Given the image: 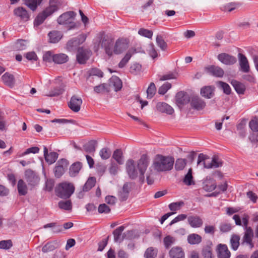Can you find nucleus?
I'll list each match as a JSON object with an SVG mask.
<instances>
[{"mask_svg":"<svg viewBox=\"0 0 258 258\" xmlns=\"http://www.w3.org/2000/svg\"><path fill=\"white\" fill-rule=\"evenodd\" d=\"M198 165L202 164L204 168L210 169L218 168L223 165L222 161L217 156H214L210 159L207 155L201 153L198 156Z\"/></svg>","mask_w":258,"mask_h":258,"instance_id":"nucleus-5","label":"nucleus"},{"mask_svg":"<svg viewBox=\"0 0 258 258\" xmlns=\"http://www.w3.org/2000/svg\"><path fill=\"white\" fill-rule=\"evenodd\" d=\"M244 234L242 238L243 242H246L249 244L251 247H252V239L253 237V230L249 227L244 228Z\"/></svg>","mask_w":258,"mask_h":258,"instance_id":"nucleus-23","label":"nucleus"},{"mask_svg":"<svg viewBox=\"0 0 258 258\" xmlns=\"http://www.w3.org/2000/svg\"><path fill=\"white\" fill-rule=\"evenodd\" d=\"M183 181L187 185H190L195 184L192 175V169L191 168L188 170V171L185 175Z\"/></svg>","mask_w":258,"mask_h":258,"instance_id":"nucleus-49","label":"nucleus"},{"mask_svg":"<svg viewBox=\"0 0 258 258\" xmlns=\"http://www.w3.org/2000/svg\"><path fill=\"white\" fill-rule=\"evenodd\" d=\"M44 156L45 161L49 164H51L54 163L58 158V154L54 152L48 153V150L46 147L43 148Z\"/></svg>","mask_w":258,"mask_h":258,"instance_id":"nucleus-21","label":"nucleus"},{"mask_svg":"<svg viewBox=\"0 0 258 258\" xmlns=\"http://www.w3.org/2000/svg\"><path fill=\"white\" fill-rule=\"evenodd\" d=\"M13 245L11 240H2L0 241V249H10Z\"/></svg>","mask_w":258,"mask_h":258,"instance_id":"nucleus-60","label":"nucleus"},{"mask_svg":"<svg viewBox=\"0 0 258 258\" xmlns=\"http://www.w3.org/2000/svg\"><path fill=\"white\" fill-rule=\"evenodd\" d=\"M112 158L118 165H122L124 162L123 153L120 149L115 150L113 153Z\"/></svg>","mask_w":258,"mask_h":258,"instance_id":"nucleus-33","label":"nucleus"},{"mask_svg":"<svg viewBox=\"0 0 258 258\" xmlns=\"http://www.w3.org/2000/svg\"><path fill=\"white\" fill-rule=\"evenodd\" d=\"M249 216L246 213H244L240 217L239 215H234L233 216V219L235 221V224L238 226L242 225V222L244 228L249 227L248 226Z\"/></svg>","mask_w":258,"mask_h":258,"instance_id":"nucleus-17","label":"nucleus"},{"mask_svg":"<svg viewBox=\"0 0 258 258\" xmlns=\"http://www.w3.org/2000/svg\"><path fill=\"white\" fill-rule=\"evenodd\" d=\"M91 54L90 50L80 47L78 49L77 54V59L78 62L80 64H84L87 60L89 59Z\"/></svg>","mask_w":258,"mask_h":258,"instance_id":"nucleus-12","label":"nucleus"},{"mask_svg":"<svg viewBox=\"0 0 258 258\" xmlns=\"http://www.w3.org/2000/svg\"><path fill=\"white\" fill-rule=\"evenodd\" d=\"M64 90L60 88H54L51 90L48 94H46L47 96L52 97L59 95L62 94Z\"/></svg>","mask_w":258,"mask_h":258,"instance_id":"nucleus-63","label":"nucleus"},{"mask_svg":"<svg viewBox=\"0 0 258 258\" xmlns=\"http://www.w3.org/2000/svg\"><path fill=\"white\" fill-rule=\"evenodd\" d=\"M190 104L195 109L201 110L205 108L206 104L205 101L199 97L195 96L191 98Z\"/></svg>","mask_w":258,"mask_h":258,"instance_id":"nucleus-18","label":"nucleus"},{"mask_svg":"<svg viewBox=\"0 0 258 258\" xmlns=\"http://www.w3.org/2000/svg\"><path fill=\"white\" fill-rule=\"evenodd\" d=\"M108 85L109 86V89L110 87H113L114 91L116 92L120 90L122 86L121 80L115 76H112L109 79Z\"/></svg>","mask_w":258,"mask_h":258,"instance_id":"nucleus-22","label":"nucleus"},{"mask_svg":"<svg viewBox=\"0 0 258 258\" xmlns=\"http://www.w3.org/2000/svg\"><path fill=\"white\" fill-rule=\"evenodd\" d=\"M74 190L75 187L73 184L67 182L58 184L55 189L56 195L62 199L69 198Z\"/></svg>","mask_w":258,"mask_h":258,"instance_id":"nucleus-6","label":"nucleus"},{"mask_svg":"<svg viewBox=\"0 0 258 258\" xmlns=\"http://www.w3.org/2000/svg\"><path fill=\"white\" fill-rule=\"evenodd\" d=\"M138 34L141 36L148 38H151L153 35V32L152 31L144 28H141L138 31Z\"/></svg>","mask_w":258,"mask_h":258,"instance_id":"nucleus-61","label":"nucleus"},{"mask_svg":"<svg viewBox=\"0 0 258 258\" xmlns=\"http://www.w3.org/2000/svg\"><path fill=\"white\" fill-rule=\"evenodd\" d=\"M119 167L117 163H115L112 159L110 160V164L108 167V171L112 176L117 175L119 170Z\"/></svg>","mask_w":258,"mask_h":258,"instance_id":"nucleus-39","label":"nucleus"},{"mask_svg":"<svg viewBox=\"0 0 258 258\" xmlns=\"http://www.w3.org/2000/svg\"><path fill=\"white\" fill-rule=\"evenodd\" d=\"M187 240L190 244H198L201 242L202 238L198 234L192 233L188 235Z\"/></svg>","mask_w":258,"mask_h":258,"instance_id":"nucleus-35","label":"nucleus"},{"mask_svg":"<svg viewBox=\"0 0 258 258\" xmlns=\"http://www.w3.org/2000/svg\"><path fill=\"white\" fill-rule=\"evenodd\" d=\"M187 222L189 225L194 228H200L203 224L202 219L197 215L189 216L187 218Z\"/></svg>","mask_w":258,"mask_h":258,"instance_id":"nucleus-20","label":"nucleus"},{"mask_svg":"<svg viewBox=\"0 0 258 258\" xmlns=\"http://www.w3.org/2000/svg\"><path fill=\"white\" fill-rule=\"evenodd\" d=\"M239 64L241 71L247 73L249 71V66L246 57L242 54L239 53Z\"/></svg>","mask_w":258,"mask_h":258,"instance_id":"nucleus-26","label":"nucleus"},{"mask_svg":"<svg viewBox=\"0 0 258 258\" xmlns=\"http://www.w3.org/2000/svg\"><path fill=\"white\" fill-rule=\"evenodd\" d=\"M157 251L152 247H150L146 250L144 256L146 258H155L157 256Z\"/></svg>","mask_w":258,"mask_h":258,"instance_id":"nucleus-51","label":"nucleus"},{"mask_svg":"<svg viewBox=\"0 0 258 258\" xmlns=\"http://www.w3.org/2000/svg\"><path fill=\"white\" fill-rule=\"evenodd\" d=\"M17 187L19 195L25 196L27 194L28 190L27 186L22 179H20L18 181Z\"/></svg>","mask_w":258,"mask_h":258,"instance_id":"nucleus-40","label":"nucleus"},{"mask_svg":"<svg viewBox=\"0 0 258 258\" xmlns=\"http://www.w3.org/2000/svg\"><path fill=\"white\" fill-rule=\"evenodd\" d=\"M124 229V227L123 226H121L113 231V234L114 235V239L115 242H121L123 240L124 236L122 235V232Z\"/></svg>","mask_w":258,"mask_h":258,"instance_id":"nucleus-34","label":"nucleus"},{"mask_svg":"<svg viewBox=\"0 0 258 258\" xmlns=\"http://www.w3.org/2000/svg\"><path fill=\"white\" fill-rule=\"evenodd\" d=\"M82 102V99L80 97L74 95L71 98L68 106L73 111L78 112L80 110Z\"/></svg>","mask_w":258,"mask_h":258,"instance_id":"nucleus-11","label":"nucleus"},{"mask_svg":"<svg viewBox=\"0 0 258 258\" xmlns=\"http://www.w3.org/2000/svg\"><path fill=\"white\" fill-rule=\"evenodd\" d=\"M141 68L142 66L139 63H134L130 67V72L134 75H137L141 72Z\"/></svg>","mask_w":258,"mask_h":258,"instance_id":"nucleus-57","label":"nucleus"},{"mask_svg":"<svg viewBox=\"0 0 258 258\" xmlns=\"http://www.w3.org/2000/svg\"><path fill=\"white\" fill-rule=\"evenodd\" d=\"M28 44V43L27 40L23 39L18 40L15 44V49L18 51L25 50L27 48Z\"/></svg>","mask_w":258,"mask_h":258,"instance_id":"nucleus-42","label":"nucleus"},{"mask_svg":"<svg viewBox=\"0 0 258 258\" xmlns=\"http://www.w3.org/2000/svg\"><path fill=\"white\" fill-rule=\"evenodd\" d=\"M94 91L97 93H103L110 91L108 84L103 83L94 87Z\"/></svg>","mask_w":258,"mask_h":258,"instance_id":"nucleus-45","label":"nucleus"},{"mask_svg":"<svg viewBox=\"0 0 258 258\" xmlns=\"http://www.w3.org/2000/svg\"><path fill=\"white\" fill-rule=\"evenodd\" d=\"M60 5V0H49V7L38 15L35 20L34 25L38 26L41 24L47 17L58 10Z\"/></svg>","mask_w":258,"mask_h":258,"instance_id":"nucleus-4","label":"nucleus"},{"mask_svg":"<svg viewBox=\"0 0 258 258\" xmlns=\"http://www.w3.org/2000/svg\"><path fill=\"white\" fill-rule=\"evenodd\" d=\"M97 141L94 140H90L84 146L85 152L88 153H94L97 146Z\"/></svg>","mask_w":258,"mask_h":258,"instance_id":"nucleus-32","label":"nucleus"},{"mask_svg":"<svg viewBox=\"0 0 258 258\" xmlns=\"http://www.w3.org/2000/svg\"><path fill=\"white\" fill-rule=\"evenodd\" d=\"M217 84L219 87L223 90L224 93L227 95L231 93V88L228 84L222 81H219Z\"/></svg>","mask_w":258,"mask_h":258,"instance_id":"nucleus-52","label":"nucleus"},{"mask_svg":"<svg viewBox=\"0 0 258 258\" xmlns=\"http://www.w3.org/2000/svg\"><path fill=\"white\" fill-rule=\"evenodd\" d=\"M82 168L81 163L79 162L74 163L70 168V174L71 176H75Z\"/></svg>","mask_w":258,"mask_h":258,"instance_id":"nucleus-41","label":"nucleus"},{"mask_svg":"<svg viewBox=\"0 0 258 258\" xmlns=\"http://www.w3.org/2000/svg\"><path fill=\"white\" fill-rule=\"evenodd\" d=\"M201 95L208 99L212 98L214 95V88L211 86H205L201 89Z\"/></svg>","mask_w":258,"mask_h":258,"instance_id":"nucleus-28","label":"nucleus"},{"mask_svg":"<svg viewBox=\"0 0 258 258\" xmlns=\"http://www.w3.org/2000/svg\"><path fill=\"white\" fill-rule=\"evenodd\" d=\"M231 84L238 94H243L244 93L245 87L243 84L236 80H232L231 81Z\"/></svg>","mask_w":258,"mask_h":258,"instance_id":"nucleus-38","label":"nucleus"},{"mask_svg":"<svg viewBox=\"0 0 258 258\" xmlns=\"http://www.w3.org/2000/svg\"><path fill=\"white\" fill-rule=\"evenodd\" d=\"M184 205L183 201L172 203L169 205V208L171 211H176L180 210Z\"/></svg>","mask_w":258,"mask_h":258,"instance_id":"nucleus-53","label":"nucleus"},{"mask_svg":"<svg viewBox=\"0 0 258 258\" xmlns=\"http://www.w3.org/2000/svg\"><path fill=\"white\" fill-rule=\"evenodd\" d=\"M58 207L66 211H71L72 209V204L71 200L61 201L58 203Z\"/></svg>","mask_w":258,"mask_h":258,"instance_id":"nucleus-44","label":"nucleus"},{"mask_svg":"<svg viewBox=\"0 0 258 258\" xmlns=\"http://www.w3.org/2000/svg\"><path fill=\"white\" fill-rule=\"evenodd\" d=\"M96 182V179L93 177L88 178L83 187L84 191H87L91 189L94 185Z\"/></svg>","mask_w":258,"mask_h":258,"instance_id":"nucleus-47","label":"nucleus"},{"mask_svg":"<svg viewBox=\"0 0 258 258\" xmlns=\"http://www.w3.org/2000/svg\"><path fill=\"white\" fill-rule=\"evenodd\" d=\"M150 163L149 157L143 154L140 159L136 162L130 159L125 163L126 171L129 177L135 179L139 177L140 181L143 182L145 180V173Z\"/></svg>","mask_w":258,"mask_h":258,"instance_id":"nucleus-2","label":"nucleus"},{"mask_svg":"<svg viewBox=\"0 0 258 258\" xmlns=\"http://www.w3.org/2000/svg\"><path fill=\"white\" fill-rule=\"evenodd\" d=\"M130 191V185L128 183H125L118 191V198L121 201L126 200Z\"/></svg>","mask_w":258,"mask_h":258,"instance_id":"nucleus-24","label":"nucleus"},{"mask_svg":"<svg viewBox=\"0 0 258 258\" xmlns=\"http://www.w3.org/2000/svg\"><path fill=\"white\" fill-rule=\"evenodd\" d=\"M156 92V88L154 83H151L147 90V98L151 99Z\"/></svg>","mask_w":258,"mask_h":258,"instance_id":"nucleus-50","label":"nucleus"},{"mask_svg":"<svg viewBox=\"0 0 258 258\" xmlns=\"http://www.w3.org/2000/svg\"><path fill=\"white\" fill-rule=\"evenodd\" d=\"M3 82L6 85L13 87L15 83V79L14 76L9 73H6L2 77Z\"/></svg>","mask_w":258,"mask_h":258,"instance_id":"nucleus-29","label":"nucleus"},{"mask_svg":"<svg viewBox=\"0 0 258 258\" xmlns=\"http://www.w3.org/2000/svg\"><path fill=\"white\" fill-rule=\"evenodd\" d=\"M171 258H184V252L180 247H174L169 251Z\"/></svg>","mask_w":258,"mask_h":258,"instance_id":"nucleus-30","label":"nucleus"},{"mask_svg":"<svg viewBox=\"0 0 258 258\" xmlns=\"http://www.w3.org/2000/svg\"><path fill=\"white\" fill-rule=\"evenodd\" d=\"M69 60V57L64 53H58L54 54L53 56V61L55 63L62 64L67 62Z\"/></svg>","mask_w":258,"mask_h":258,"instance_id":"nucleus-36","label":"nucleus"},{"mask_svg":"<svg viewBox=\"0 0 258 258\" xmlns=\"http://www.w3.org/2000/svg\"><path fill=\"white\" fill-rule=\"evenodd\" d=\"M69 163L66 159H62L59 160L54 169L55 176L57 178L60 177L64 173Z\"/></svg>","mask_w":258,"mask_h":258,"instance_id":"nucleus-10","label":"nucleus"},{"mask_svg":"<svg viewBox=\"0 0 258 258\" xmlns=\"http://www.w3.org/2000/svg\"><path fill=\"white\" fill-rule=\"evenodd\" d=\"M156 42L158 46L163 50H165L167 48V44L161 36H157L156 37Z\"/></svg>","mask_w":258,"mask_h":258,"instance_id":"nucleus-62","label":"nucleus"},{"mask_svg":"<svg viewBox=\"0 0 258 258\" xmlns=\"http://www.w3.org/2000/svg\"><path fill=\"white\" fill-rule=\"evenodd\" d=\"M87 38L86 35L81 34L77 37L70 40L67 43L66 48L69 51H74L77 47L85 42Z\"/></svg>","mask_w":258,"mask_h":258,"instance_id":"nucleus-8","label":"nucleus"},{"mask_svg":"<svg viewBox=\"0 0 258 258\" xmlns=\"http://www.w3.org/2000/svg\"><path fill=\"white\" fill-rule=\"evenodd\" d=\"M174 159L171 156L158 154L155 157L153 164L146 173L148 184L153 183V176L156 172H163L171 170L173 166Z\"/></svg>","mask_w":258,"mask_h":258,"instance_id":"nucleus-1","label":"nucleus"},{"mask_svg":"<svg viewBox=\"0 0 258 258\" xmlns=\"http://www.w3.org/2000/svg\"><path fill=\"white\" fill-rule=\"evenodd\" d=\"M217 186L215 180L210 176H207L203 182V188L206 191H212Z\"/></svg>","mask_w":258,"mask_h":258,"instance_id":"nucleus-15","label":"nucleus"},{"mask_svg":"<svg viewBox=\"0 0 258 258\" xmlns=\"http://www.w3.org/2000/svg\"><path fill=\"white\" fill-rule=\"evenodd\" d=\"M249 126L252 132L249 136V139L251 142H258V117H255L249 121Z\"/></svg>","mask_w":258,"mask_h":258,"instance_id":"nucleus-9","label":"nucleus"},{"mask_svg":"<svg viewBox=\"0 0 258 258\" xmlns=\"http://www.w3.org/2000/svg\"><path fill=\"white\" fill-rule=\"evenodd\" d=\"M218 60L226 65H232L236 63L237 59L235 57L226 53H222L218 55Z\"/></svg>","mask_w":258,"mask_h":258,"instance_id":"nucleus-14","label":"nucleus"},{"mask_svg":"<svg viewBox=\"0 0 258 258\" xmlns=\"http://www.w3.org/2000/svg\"><path fill=\"white\" fill-rule=\"evenodd\" d=\"M101 45L105 48L106 53L109 56H111L113 52L118 54L126 49L128 46V41L125 39L117 40L115 42L113 50H112L113 44L112 41L103 38L102 40Z\"/></svg>","mask_w":258,"mask_h":258,"instance_id":"nucleus-3","label":"nucleus"},{"mask_svg":"<svg viewBox=\"0 0 258 258\" xmlns=\"http://www.w3.org/2000/svg\"><path fill=\"white\" fill-rule=\"evenodd\" d=\"M217 251L218 258H229L230 257V252L226 244H218L217 246Z\"/></svg>","mask_w":258,"mask_h":258,"instance_id":"nucleus-16","label":"nucleus"},{"mask_svg":"<svg viewBox=\"0 0 258 258\" xmlns=\"http://www.w3.org/2000/svg\"><path fill=\"white\" fill-rule=\"evenodd\" d=\"M238 6V4L235 3H230L225 5L222 8L224 11H228L229 12L235 10Z\"/></svg>","mask_w":258,"mask_h":258,"instance_id":"nucleus-59","label":"nucleus"},{"mask_svg":"<svg viewBox=\"0 0 258 258\" xmlns=\"http://www.w3.org/2000/svg\"><path fill=\"white\" fill-rule=\"evenodd\" d=\"M42 0H25V4L31 10H36L37 6L40 4Z\"/></svg>","mask_w":258,"mask_h":258,"instance_id":"nucleus-43","label":"nucleus"},{"mask_svg":"<svg viewBox=\"0 0 258 258\" xmlns=\"http://www.w3.org/2000/svg\"><path fill=\"white\" fill-rule=\"evenodd\" d=\"M99 154L102 160H107L110 157L111 151L108 148L105 147L100 150Z\"/></svg>","mask_w":258,"mask_h":258,"instance_id":"nucleus-46","label":"nucleus"},{"mask_svg":"<svg viewBox=\"0 0 258 258\" xmlns=\"http://www.w3.org/2000/svg\"><path fill=\"white\" fill-rule=\"evenodd\" d=\"M208 72L216 77H222L224 75V71L218 66H212L208 69Z\"/></svg>","mask_w":258,"mask_h":258,"instance_id":"nucleus-31","label":"nucleus"},{"mask_svg":"<svg viewBox=\"0 0 258 258\" xmlns=\"http://www.w3.org/2000/svg\"><path fill=\"white\" fill-rule=\"evenodd\" d=\"M176 101L178 105H184L189 102V97L184 92H180L176 95Z\"/></svg>","mask_w":258,"mask_h":258,"instance_id":"nucleus-27","label":"nucleus"},{"mask_svg":"<svg viewBox=\"0 0 258 258\" xmlns=\"http://www.w3.org/2000/svg\"><path fill=\"white\" fill-rule=\"evenodd\" d=\"M202 255L203 258H214L211 247L209 246L204 247L202 250Z\"/></svg>","mask_w":258,"mask_h":258,"instance_id":"nucleus-55","label":"nucleus"},{"mask_svg":"<svg viewBox=\"0 0 258 258\" xmlns=\"http://www.w3.org/2000/svg\"><path fill=\"white\" fill-rule=\"evenodd\" d=\"M48 37L49 38V42L55 43L58 42L61 39L62 35L60 32L53 31L49 33Z\"/></svg>","mask_w":258,"mask_h":258,"instance_id":"nucleus-37","label":"nucleus"},{"mask_svg":"<svg viewBox=\"0 0 258 258\" xmlns=\"http://www.w3.org/2000/svg\"><path fill=\"white\" fill-rule=\"evenodd\" d=\"M186 164V161L184 159H178L175 164V168L177 170H181L184 169Z\"/></svg>","mask_w":258,"mask_h":258,"instance_id":"nucleus-54","label":"nucleus"},{"mask_svg":"<svg viewBox=\"0 0 258 258\" xmlns=\"http://www.w3.org/2000/svg\"><path fill=\"white\" fill-rule=\"evenodd\" d=\"M14 15L20 20L27 21L29 19V15L27 10L23 7H18L14 10Z\"/></svg>","mask_w":258,"mask_h":258,"instance_id":"nucleus-19","label":"nucleus"},{"mask_svg":"<svg viewBox=\"0 0 258 258\" xmlns=\"http://www.w3.org/2000/svg\"><path fill=\"white\" fill-rule=\"evenodd\" d=\"M175 238L170 235L166 236L163 239L164 245L166 248H169L175 242Z\"/></svg>","mask_w":258,"mask_h":258,"instance_id":"nucleus-56","label":"nucleus"},{"mask_svg":"<svg viewBox=\"0 0 258 258\" xmlns=\"http://www.w3.org/2000/svg\"><path fill=\"white\" fill-rule=\"evenodd\" d=\"M171 87V84L169 83L166 82L159 88L158 93L161 95H164Z\"/></svg>","mask_w":258,"mask_h":258,"instance_id":"nucleus-58","label":"nucleus"},{"mask_svg":"<svg viewBox=\"0 0 258 258\" xmlns=\"http://www.w3.org/2000/svg\"><path fill=\"white\" fill-rule=\"evenodd\" d=\"M76 13L73 11L67 12L61 15L57 20V23L60 25L69 24V29L76 27V24L73 22Z\"/></svg>","mask_w":258,"mask_h":258,"instance_id":"nucleus-7","label":"nucleus"},{"mask_svg":"<svg viewBox=\"0 0 258 258\" xmlns=\"http://www.w3.org/2000/svg\"><path fill=\"white\" fill-rule=\"evenodd\" d=\"M25 178L28 184L34 186L39 182V177L32 170L29 169L25 171Z\"/></svg>","mask_w":258,"mask_h":258,"instance_id":"nucleus-13","label":"nucleus"},{"mask_svg":"<svg viewBox=\"0 0 258 258\" xmlns=\"http://www.w3.org/2000/svg\"><path fill=\"white\" fill-rule=\"evenodd\" d=\"M240 237L237 235H232L230 239V244L232 248L236 250L239 245Z\"/></svg>","mask_w":258,"mask_h":258,"instance_id":"nucleus-48","label":"nucleus"},{"mask_svg":"<svg viewBox=\"0 0 258 258\" xmlns=\"http://www.w3.org/2000/svg\"><path fill=\"white\" fill-rule=\"evenodd\" d=\"M55 248L54 243L52 242H48L46 243L42 248V251L44 252H47L52 251Z\"/></svg>","mask_w":258,"mask_h":258,"instance_id":"nucleus-64","label":"nucleus"},{"mask_svg":"<svg viewBox=\"0 0 258 258\" xmlns=\"http://www.w3.org/2000/svg\"><path fill=\"white\" fill-rule=\"evenodd\" d=\"M156 108L159 111L170 115L174 112L173 108L165 102H158L156 105Z\"/></svg>","mask_w":258,"mask_h":258,"instance_id":"nucleus-25","label":"nucleus"}]
</instances>
